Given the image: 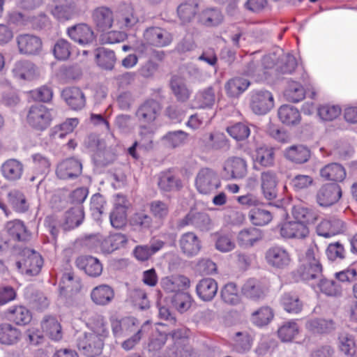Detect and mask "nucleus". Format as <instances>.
Masks as SVG:
<instances>
[{"instance_id":"18","label":"nucleus","mask_w":357,"mask_h":357,"mask_svg":"<svg viewBox=\"0 0 357 357\" xmlns=\"http://www.w3.org/2000/svg\"><path fill=\"white\" fill-rule=\"evenodd\" d=\"M82 171L81 162L75 158L61 161L56 167V174L60 179H73L78 177Z\"/></svg>"},{"instance_id":"35","label":"nucleus","mask_w":357,"mask_h":357,"mask_svg":"<svg viewBox=\"0 0 357 357\" xmlns=\"http://www.w3.org/2000/svg\"><path fill=\"white\" fill-rule=\"evenodd\" d=\"M1 170L6 180L15 181L21 178L24 172V165L17 159H8L2 164Z\"/></svg>"},{"instance_id":"12","label":"nucleus","mask_w":357,"mask_h":357,"mask_svg":"<svg viewBox=\"0 0 357 357\" xmlns=\"http://www.w3.org/2000/svg\"><path fill=\"white\" fill-rule=\"evenodd\" d=\"M16 43L20 54L26 56L38 55L43 49L41 38L31 33H22L16 37Z\"/></svg>"},{"instance_id":"4","label":"nucleus","mask_w":357,"mask_h":357,"mask_svg":"<svg viewBox=\"0 0 357 357\" xmlns=\"http://www.w3.org/2000/svg\"><path fill=\"white\" fill-rule=\"evenodd\" d=\"M195 185L202 195H211L221 187V180L218 172L211 168H202L196 175Z\"/></svg>"},{"instance_id":"10","label":"nucleus","mask_w":357,"mask_h":357,"mask_svg":"<svg viewBox=\"0 0 357 357\" xmlns=\"http://www.w3.org/2000/svg\"><path fill=\"white\" fill-rule=\"evenodd\" d=\"M47 10L59 22H65L76 17L79 15V9L73 1H59L56 3H48Z\"/></svg>"},{"instance_id":"54","label":"nucleus","mask_w":357,"mask_h":357,"mask_svg":"<svg viewBox=\"0 0 357 357\" xmlns=\"http://www.w3.org/2000/svg\"><path fill=\"white\" fill-rule=\"evenodd\" d=\"M278 114L280 120L286 125H295L301 121L298 109L292 105H282L279 108Z\"/></svg>"},{"instance_id":"56","label":"nucleus","mask_w":357,"mask_h":357,"mask_svg":"<svg viewBox=\"0 0 357 357\" xmlns=\"http://www.w3.org/2000/svg\"><path fill=\"white\" fill-rule=\"evenodd\" d=\"M96 59L101 68L112 70L116 62V56L114 51L105 47H99L96 50Z\"/></svg>"},{"instance_id":"32","label":"nucleus","mask_w":357,"mask_h":357,"mask_svg":"<svg viewBox=\"0 0 357 357\" xmlns=\"http://www.w3.org/2000/svg\"><path fill=\"white\" fill-rule=\"evenodd\" d=\"M12 73L19 80L30 81L36 76V66L28 60H19L15 63Z\"/></svg>"},{"instance_id":"39","label":"nucleus","mask_w":357,"mask_h":357,"mask_svg":"<svg viewBox=\"0 0 357 357\" xmlns=\"http://www.w3.org/2000/svg\"><path fill=\"white\" fill-rule=\"evenodd\" d=\"M262 238L261 231L255 227H250L240 231L237 235L236 241L242 248H250Z\"/></svg>"},{"instance_id":"24","label":"nucleus","mask_w":357,"mask_h":357,"mask_svg":"<svg viewBox=\"0 0 357 357\" xmlns=\"http://www.w3.org/2000/svg\"><path fill=\"white\" fill-rule=\"evenodd\" d=\"M5 315L7 320L20 326L28 325L32 319L30 310L22 305L10 306L6 311Z\"/></svg>"},{"instance_id":"30","label":"nucleus","mask_w":357,"mask_h":357,"mask_svg":"<svg viewBox=\"0 0 357 357\" xmlns=\"http://www.w3.org/2000/svg\"><path fill=\"white\" fill-rule=\"evenodd\" d=\"M266 287L259 280L250 278L241 287L242 294L248 299L259 301L264 298Z\"/></svg>"},{"instance_id":"42","label":"nucleus","mask_w":357,"mask_h":357,"mask_svg":"<svg viewBox=\"0 0 357 357\" xmlns=\"http://www.w3.org/2000/svg\"><path fill=\"white\" fill-rule=\"evenodd\" d=\"M294 221L303 223L307 226L314 224L318 219V213L312 209L304 207L301 205L294 206L291 210Z\"/></svg>"},{"instance_id":"48","label":"nucleus","mask_w":357,"mask_h":357,"mask_svg":"<svg viewBox=\"0 0 357 357\" xmlns=\"http://www.w3.org/2000/svg\"><path fill=\"white\" fill-rule=\"evenodd\" d=\"M164 246V242L162 241H155L150 245H139L134 250V255L141 261L148 260L151 256L158 252Z\"/></svg>"},{"instance_id":"50","label":"nucleus","mask_w":357,"mask_h":357,"mask_svg":"<svg viewBox=\"0 0 357 357\" xmlns=\"http://www.w3.org/2000/svg\"><path fill=\"white\" fill-rule=\"evenodd\" d=\"M170 88L178 101L186 102L191 94V91L188 88L185 81L178 77L173 76L170 81Z\"/></svg>"},{"instance_id":"15","label":"nucleus","mask_w":357,"mask_h":357,"mask_svg":"<svg viewBox=\"0 0 357 357\" xmlns=\"http://www.w3.org/2000/svg\"><path fill=\"white\" fill-rule=\"evenodd\" d=\"M280 234L284 239H303L310 233L307 226L303 223L288 220L281 223L279 226Z\"/></svg>"},{"instance_id":"41","label":"nucleus","mask_w":357,"mask_h":357,"mask_svg":"<svg viewBox=\"0 0 357 357\" xmlns=\"http://www.w3.org/2000/svg\"><path fill=\"white\" fill-rule=\"evenodd\" d=\"M280 305L284 310L289 314H299L303 307V302L298 296L294 292L284 293L280 298Z\"/></svg>"},{"instance_id":"2","label":"nucleus","mask_w":357,"mask_h":357,"mask_svg":"<svg viewBox=\"0 0 357 357\" xmlns=\"http://www.w3.org/2000/svg\"><path fill=\"white\" fill-rule=\"evenodd\" d=\"M315 248L311 246L308 248L305 253V256L301 259V266L298 268V273L302 280L311 284H315L319 280L322 275V266L316 257L314 252Z\"/></svg>"},{"instance_id":"52","label":"nucleus","mask_w":357,"mask_h":357,"mask_svg":"<svg viewBox=\"0 0 357 357\" xmlns=\"http://www.w3.org/2000/svg\"><path fill=\"white\" fill-rule=\"evenodd\" d=\"M300 331V327L295 320L284 322L278 330V335L282 342H291L296 337Z\"/></svg>"},{"instance_id":"58","label":"nucleus","mask_w":357,"mask_h":357,"mask_svg":"<svg viewBox=\"0 0 357 357\" xmlns=\"http://www.w3.org/2000/svg\"><path fill=\"white\" fill-rule=\"evenodd\" d=\"M79 123L77 118L66 119L63 123L54 126L50 132V136L54 139H63L66 135L71 133Z\"/></svg>"},{"instance_id":"59","label":"nucleus","mask_w":357,"mask_h":357,"mask_svg":"<svg viewBox=\"0 0 357 357\" xmlns=\"http://www.w3.org/2000/svg\"><path fill=\"white\" fill-rule=\"evenodd\" d=\"M285 157L296 163L302 164L307 162L310 158V150L303 146H292L287 149L284 153Z\"/></svg>"},{"instance_id":"8","label":"nucleus","mask_w":357,"mask_h":357,"mask_svg":"<svg viewBox=\"0 0 357 357\" xmlns=\"http://www.w3.org/2000/svg\"><path fill=\"white\" fill-rule=\"evenodd\" d=\"M265 259L271 267L280 270L288 268L292 261L289 252L280 245L269 248L266 251Z\"/></svg>"},{"instance_id":"44","label":"nucleus","mask_w":357,"mask_h":357,"mask_svg":"<svg viewBox=\"0 0 357 357\" xmlns=\"http://www.w3.org/2000/svg\"><path fill=\"white\" fill-rule=\"evenodd\" d=\"M311 287L315 291H319L328 296H337L342 291L339 282L322 278V277L316 284L312 282Z\"/></svg>"},{"instance_id":"21","label":"nucleus","mask_w":357,"mask_h":357,"mask_svg":"<svg viewBox=\"0 0 357 357\" xmlns=\"http://www.w3.org/2000/svg\"><path fill=\"white\" fill-rule=\"evenodd\" d=\"M160 286L167 293L177 294L187 290L190 286V280L183 275H174L161 279Z\"/></svg>"},{"instance_id":"61","label":"nucleus","mask_w":357,"mask_h":357,"mask_svg":"<svg viewBox=\"0 0 357 357\" xmlns=\"http://www.w3.org/2000/svg\"><path fill=\"white\" fill-rule=\"evenodd\" d=\"M250 82L243 77H234L229 79L225 88L227 94L230 97H237L244 92L249 86Z\"/></svg>"},{"instance_id":"57","label":"nucleus","mask_w":357,"mask_h":357,"mask_svg":"<svg viewBox=\"0 0 357 357\" xmlns=\"http://www.w3.org/2000/svg\"><path fill=\"white\" fill-rule=\"evenodd\" d=\"M339 348L347 357H357L355 337L352 334L342 333L339 335Z\"/></svg>"},{"instance_id":"46","label":"nucleus","mask_w":357,"mask_h":357,"mask_svg":"<svg viewBox=\"0 0 357 357\" xmlns=\"http://www.w3.org/2000/svg\"><path fill=\"white\" fill-rule=\"evenodd\" d=\"M158 186L162 191L172 192L179 190L183 185L180 178L168 171L160 174Z\"/></svg>"},{"instance_id":"63","label":"nucleus","mask_w":357,"mask_h":357,"mask_svg":"<svg viewBox=\"0 0 357 357\" xmlns=\"http://www.w3.org/2000/svg\"><path fill=\"white\" fill-rule=\"evenodd\" d=\"M243 73L253 78L256 82L268 80V73L264 70L261 65L257 61H252L249 62L244 67Z\"/></svg>"},{"instance_id":"64","label":"nucleus","mask_w":357,"mask_h":357,"mask_svg":"<svg viewBox=\"0 0 357 357\" xmlns=\"http://www.w3.org/2000/svg\"><path fill=\"white\" fill-rule=\"evenodd\" d=\"M119 22L121 28L132 29L138 22L139 17L131 6H126L122 10Z\"/></svg>"},{"instance_id":"38","label":"nucleus","mask_w":357,"mask_h":357,"mask_svg":"<svg viewBox=\"0 0 357 357\" xmlns=\"http://www.w3.org/2000/svg\"><path fill=\"white\" fill-rule=\"evenodd\" d=\"M8 202L13 211L19 213L27 212L30 207V203L25 195L19 190H12L8 194Z\"/></svg>"},{"instance_id":"27","label":"nucleus","mask_w":357,"mask_h":357,"mask_svg":"<svg viewBox=\"0 0 357 357\" xmlns=\"http://www.w3.org/2000/svg\"><path fill=\"white\" fill-rule=\"evenodd\" d=\"M217 282L211 278H205L200 280L195 287L196 294L198 298L205 302L212 301L218 292Z\"/></svg>"},{"instance_id":"9","label":"nucleus","mask_w":357,"mask_h":357,"mask_svg":"<svg viewBox=\"0 0 357 357\" xmlns=\"http://www.w3.org/2000/svg\"><path fill=\"white\" fill-rule=\"evenodd\" d=\"M250 105L255 114H266L273 107V96L268 90L252 91L250 93Z\"/></svg>"},{"instance_id":"23","label":"nucleus","mask_w":357,"mask_h":357,"mask_svg":"<svg viewBox=\"0 0 357 357\" xmlns=\"http://www.w3.org/2000/svg\"><path fill=\"white\" fill-rule=\"evenodd\" d=\"M344 224L342 220L335 217L323 220L317 227V234L324 238H331L342 233Z\"/></svg>"},{"instance_id":"26","label":"nucleus","mask_w":357,"mask_h":357,"mask_svg":"<svg viewBox=\"0 0 357 357\" xmlns=\"http://www.w3.org/2000/svg\"><path fill=\"white\" fill-rule=\"evenodd\" d=\"M215 93L213 86L199 90L191 102L193 109H211L215 102Z\"/></svg>"},{"instance_id":"55","label":"nucleus","mask_w":357,"mask_h":357,"mask_svg":"<svg viewBox=\"0 0 357 357\" xmlns=\"http://www.w3.org/2000/svg\"><path fill=\"white\" fill-rule=\"evenodd\" d=\"M254 161L264 167H271L274 165V149L268 146H260L256 149Z\"/></svg>"},{"instance_id":"28","label":"nucleus","mask_w":357,"mask_h":357,"mask_svg":"<svg viewBox=\"0 0 357 357\" xmlns=\"http://www.w3.org/2000/svg\"><path fill=\"white\" fill-rule=\"evenodd\" d=\"M262 193L267 200H273L277 196V176L271 170L261 172L260 176Z\"/></svg>"},{"instance_id":"53","label":"nucleus","mask_w":357,"mask_h":357,"mask_svg":"<svg viewBox=\"0 0 357 357\" xmlns=\"http://www.w3.org/2000/svg\"><path fill=\"white\" fill-rule=\"evenodd\" d=\"M274 313L268 306H262L254 311L250 316V321L256 326L261 328L267 326L273 319Z\"/></svg>"},{"instance_id":"20","label":"nucleus","mask_w":357,"mask_h":357,"mask_svg":"<svg viewBox=\"0 0 357 357\" xmlns=\"http://www.w3.org/2000/svg\"><path fill=\"white\" fill-rule=\"evenodd\" d=\"M160 109V105L158 101L149 99L138 107L135 116L139 123L149 124L157 119Z\"/></svg>"},{"instance_id":"5","label":"nucleus","mask_w":357,"mask_h":357,"mask_svg":"<svg viewBox=\"0 0 357 357\" xmlns=\"http://www.w3.org/2000/svg\"><path fill=\"white\" fill-rule=\"evenodd\" d=\"M188 226L201 231H207L211 229V220L206 212L191 209L183 218H179L176 222L178 229H182Z\"/></svg>"},{"instance_id":"43","label":"nucleus","mask_w":357,"mask_h":357,"mask_svg":"<svg viewBox=\"0 0 357 357\" xmlns=\"http://www.w3.org/2000/svg\"><path fill=\"white\" fill-rule=\"evenodd\" d=\"M43 332L54 341H59L63 337L62 328L57 319L47 316L41 323Z\"/></svg>"},{"instance_id":"16","label":"nucleus","mask_w":357,"mask_h":357,"mask_svg":"<svg viewBox=\"0 0 357 357\" xmlns=\"http://www.w3.org/2000/svg\"><path fill=\"white\" fill-rule=\"evenodd\" d=\"M144 39L150 45L164 47L169 45L172 40V33L157 26L147 28L144 32Z\"/></svg>"},{"instance_id":"62","label":"nucleus","mask_w":357,"mask_h":357,"mask_svg":"<svg viewBox=\"0 0 357 357\" xmlns=\"http://www.w3.org/2000/svg\"><path fill=\"white\" fill-rule=\"evenodd\" d=\"M221 298L224 303L236 305L241 301L237 286L234 282H228L224 285L220 291Z\"/></svg>"},{"instance_id":"51","label":"nucleus","mask_w":357,"mask_h":357,"mask_svg":"<svg viewBox=\"0 0 357 357\" xmlns=\"http://www.w3.org/2000/svg\"><path fill=\"white\" fill-rule=\"evenodd\" d=\"M87 325L93 331L91 334H95L102 339L109 334L105 318L100 314L93 313L89 318Z\"/></svg>"},{"instance_id":"36","label":"nucleus","mask_w":357,"mask_h":357,"mask_svg":"<svg viewBox=\"0 0 357 357\" xmlns=\"http://www.w3.org/2000/svg\"><path fill=\"white\" fill-rule=\"evenodd\" d=\"M205 149L209 150L228 149L229 142L227 136L220 132H211L203 137Z\"/></svg>"},{"instance_id":"11","label":"nucleus","mask_w":357,"mask_h":357,"mask_svg":"<svg viewBox=\"0 0 357 357\" xmlns=\"http://www.w3.org/2000/svg\"><path fill=\"white\" fill-rule=\"evenodd\" d=\"M102 337L95 334L82 333L77 340V345L80 351L88 357H95L99 355L103 347Z\"/></svg>"},{"instance_id":"6","label":"nucleus","mask_w":357,"mask_h":357,"mask_svg":"<svg viewBox=\"0 0 357 357\" xmlns=\"http://www.w3.org/2000/svg\"><path fill=\"white\" fill-rule=\"evenodd\" d=\"M26 119L29 126L38 130L47 129L52 119L50 109L42 104L31 105Z\"/></svg>"},{"instance_id":"31","label":"nucleus","mask_w":357,"mask_h":357,"mask_svg":"<svg viewBox=\"0 0 357 357\" xmlns=\"http://www.w3.org/2000/svg\"><path fill=\"white\" fill-rule=\"evenodd\" d=\"M181 251L187 256L192 257L198 254L201 249V242L197 236L192 231L184 233L179 240Z\"/></svg>"},{"instance_id":"7","label":"nucleus","mask_w":357,"mask_h":357,"mask_svg":"<svg viewBox=\"0 0 357 357\" xmlns=\"http://www.w3.org/2000/svg\"><path fill=\"white\" fill-rule=\"evenodd\" d=\"M25 258L23 261H17L16 266L22 273L29 276L38 275L43 265V260L39 253L33 250H25L23 251Z\"/></svg>"},{"instance_id":"1","label":"nucleus","mask_w":357,"mask_h":357,"mask_svg":"<svg viewBox=\"0 0 357 357\" xmlns=\"http://www.w3.org/2000/svg\"><path fill=\"white\" fill-rule=\"evenodd\" d=\"M127 243V237L121 233L110 234L108 236L91 234L85 237L84 244L93 252L110 254Z\"/></svg>"},{"instance_id":"14","label":"nucleus","mask_w":357,"mask_h":357,"mask_svg":"<svg viewBox=\"0 0 357 357\" xmlns=\"http://www.w3.org/2000/svg\"><path fill=\"white\" fill-rule=\"evenodd\" d=\"M342 195V189L337 183H326L318 190L316 195L317 202L320 206L328 207L337 203Z\"/></svg>"},{"instance_id":"60","label":"nucleus","mask_w":357,"mask_h":357,"mask_svg":"<svg viewBox=\"0 0 357 357\" xmlns=\"http://www.w3.org/2000/svg\"><path fill=\"white\" fill-rule=\"evenodd\" d=\"M232 348L238 353H245L252 347V338L246 331L236 332L232 337Z\"/></svg>"},{"instance_id":"22","label":"nucleus","mask_w":357,"mask_h":357,"mask_svg":"<svg viewBox=\"0 0 357 357\" xmlns=\"http://www.w3.org/2000/svg\"><path fill=\"white\" fill-rule=\"evenodd\" d=\"M110 322L112 333L116 337L129 335L137 330V320L132 317L118 319L115 316H112Z\"/></svg>"},{"instance_id":"47","label":"nucleus","mask_w":357,"mask_h":357,"mask_svg":"<svg viewBox=\"0 0 357 357\" xmlns=\"http://www.w3.org/2000/svg\"><path fill=\"white\" fill-rule=\"evenodd\" d=\"M84 213L82 206L71 208L65 213L64 229L70 230L79 226L84 220Z\"/></svg>"},{"instance_id":"29","label":"nucleus","mask_w":357,"mask_h":357,"mask_svg":"<svg viewBox=\"0 0 357 357\" xmlns=\"http://www.w3.org/2000/svg\"><path fill=\"white\" fill-rule=\"evenodd\" d=\"M61 98L73 110H79L85 105V97L77 87H67L61 92Z\"/></svg>"},{"instance_id":"33","label":"nucleus","mask_w":357,"mask_h":357,"mask_svg":"<svg viewBox=\"0 0 357 357\" xmlns=\"http://www.w3.org/2000/svg\"><path fill=\"white\" fill-rule=\"evenodd\" d=\"M305 327L314 334H328L335 330L336 324L331 319L314 318L306 322Z\"/></svg>"},{"instance_id":"19","label":"nucleus","mask_w":357,"mask_h":357,"mask_svg":"<svg viewBox=\"0 0 357 357\" xmlns=\"http://www.w3.org/2000/svg\"><path fill=\"white\" fill-rule=\"evenodd\" d=\"M91 20L98 31L105 32L113 25L114 13L108 7L100 6L92 11Z\"/></svg>"},{"instance_id":"3","label":"nucleus","mask_w":357,"mask_h":357,"mask_svg":"<svg viewBox=\"0 0 357 357\" xmlns=\"http://www.w3.org/2000/svg\"><path fill=\"white\" fill-rule=\"evenodd\" d=\"M169 344L164 357H188L190 349L188 347V331L185 327H180L169 333Z\"/></svg>"},{"instance_id":"34","label":"nucleus","mask_w":357,"mask_h":357,"mask_svg":"<svg viewBox=\"0 0 357 357\" xmlns=\"http://www.w3.org/2000/svg\"><path fill=\"white\" fill-rule=\"evenodd\" d=\"M21 336V331L11 324H0V344L6 346L15 345L20 340Z\"/></svg>"},{"instance_id":"13","label":"nucleus","mask_w":357,"mask_h":357,"mask_svg":"<svg viewBox=\"0 0 357 357\" xmlns=\"http://www.w3.org/2000/svg\"><path fill=\"white\" fill-rule=\"evenodd\" d=\"M248 173V164L245 159L240 157H230L223 165V176L226 180H239L243 178Z\"/></svg>"},{"instance_id":"17","label":"nucleus","mask_w":357,"mask_h":357,"mask_svg":"<svg viewBox=\"0 0 357 357\" xmlns=\"http://www.w3.org/2000/svg\"><path fill=\"white\" fill-rule=\"evenodd\" d=\"M67 34L75 42L84 46L96 41L93 29L86 24H77L67 29Z\"/></svg>"},{"instance_id":"49","label":"nucleus","mask_w":357,"mask_h":357,"mask_svg":"<svg viewBox=\"0 0 357 357\" xmlns=\"http://www.w3.org/2000/svg\"><path fill=\"white\" fill-rule=\"evenodd\" d=\"M249 220L256 226H264L268 225L273 219V215L264 206H257L249 211Z\"/></svg>"},{"instance_id":"25","label":"nucleus","mask_w":357,"mask_h":357,"mask_svg":"<svg viewBox=\"0 0 357 357\" xmlns=\"http://www.w3.org/2000/svg\"><path fill=\"white\" fill-rule=\"evenodd\" d=\"M77 267L84 271V273L91 278L100 276L102 272V265L100 260L91 255L79 256L76 259Z\"/></svg>"},{"instance_id":"37","label":"nucleus","mask_w":357,"mask_h":357,"mask_svg":"<svg viewBox=\"0 0 357 357\" xmlns=\"http://www.w3.org/2000/svg\"><path fill=\"white\" fill-rule=\"evenodd\" d=\"M114 297L113 289L107 284H100L94 287L91 292L92 301L98 305L109 304Z\"/></svg>"},{"instance_id":"45","label":"nucleus","mask_w":357,"mask_h":357,"mask_svg":"<svg viewBox=\"0 0 357 357\" xmlns=\"http://www.w3.org/2000/svg\"><path fill=\"white\" fill-rule=\"evenodd\" d=\"M6 229L10 236L17 241H27L30 236L24 222L20 220L7 222Z\"/></svg>"},{"instance_id":"40","label":"nucleus","mask_w":357,"mask_h":357,"mask_svg":"<svg viewBox=\"0 0 357 357\" xmlns=\"http://www.w3.org/2000/svg\"><path fill=\"white\" fill-rule=\"evenodd\" d=\"M320 175L325 180L341 182L346 177V170L342 165L333 162L321 168Z\"/></svg>"}]
</instances>
